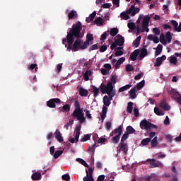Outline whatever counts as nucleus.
<instances>
[{
  "mask_svg": "<svg viewBox=\"0 0 181 181\" xmlns=\"http://www.w3.org/2000/svg\"><path fill=\"white\" fill-rule=\"evenodd\" d=\"M81 29H83V25L80 21H77L75 24L72 25V28L69 30L66 35V38H63L62 44L65 45L67 50H74V52H77L80 49V45H81Z\"/></svg>",
  "mask_w": 181,
  "mask_h": 181,
  "instance_id": "f257e3e1",
  "label": "nucleus"
},
{
  "mask_svg": "<svg viewBox=\"0 0 181 181\" xmlns=\"http://www.w3.org/2000/svg\"><path fill=\"white\" fill-rule=\"evenodd\" d=\"M74 105L75 109L71 114V116L75 117L78 121H80L81 124H83V122L86 121V117H84V112L80 106V102H78V100H76Z\"/></svg>",
  "mask_w": 181,
  "mask_h": 181,
  "instance_id": "f03ea898",
  "label": "nucleus"
},
{
  "mask_svg": "<svg viewBox=\"0 0 181 181\" xmlns=\"http://www.w3.org/2000/svg\"><path fill=\"white\" fill-rule=\"evenodd\" d=\"M140 8L139 7L135 8L134 5H132L131 7L125 12L123 11L120 13V18L122 19H124L125 21H128L129 19V16H135L136 13H139Z\"/></svg>",
  "mask_w": 181,
  "mask_h": 181,
  "instance_id": "7ed1b4c3",
  "label": "nucleus"
},
{
  "mask_svg": "<svg viewBox=\"0 0 181 181\" xmlns=\"http://www.w3.org/2000/svg\"><path fill=\"white\" fill-rule=\"evenodd\" d=\"M140 128L141 129H146V131H149L152 129H158V126H156V124H152L151 122L146 120V119H144L140 122Z\"/></svg>",
  "mask_w": 181,
  "mask_h": 181,
  "instance_id": "20e7f679",
  "label": "nucleus"
},
{
  "mask_svg": "<svg viewBox=\"0 0 181 181\" xmlns=\"http://www.w3.org/2000/svg\"><path fill=\"white\" fill-rule=\"evenodd\" d=\"M100 90L103 94H111L114 90V86H112V82H107V86L103 83H101L100 86Z\"/></svg>",
  "mask_w": 181,
  "mask_h": 181,
  "instance_id": "39448f33",
  "label": "nucleus"
},
{
  "mask_svg": "<svg viewBox=\"0 0 181 181\" xmlns=\"http://www.w3.org/2000/svg\"><path fill=\"white\" fill-rule=\"evenodd\" d=\"M56 104H62V100L59 98H52L47 102L49 108H56Z\"/></svg>",
  "mask_w": 181,
  "mask_h": 181,
  "instance_id": "423d86ee",
  "label": "nucleus"
},
{
  "mask_svg": "<svg viewBox=\"0 0 181 181\" xmlns=\"http://www.w3.org/2000/svg\"><path fill=\"white\" fill-rule=\"evenodd\" d=\"M146 162H150V168H163V164L160 161H158L156 159L148 158L146 160Z\"/></svg>",
  "mask_w": 181,
  "mask_h": 181,
  "instance_id": "0eeeda50",
  "label": "nucleus"
},
{
  "mask_svg": "<svg viewBox=\"0 0 181 181\" xmlns=\"http://www.w3.org/2000/svg\"><path fill=\"white\" fill-rule=\"evenodd\" d=\"M86 176L83 177V181H94L93 178V168H90L88 170L86 169Z\"/></svg>",
  "mask_w": 181,
  "mask_h": 181,
  "instance_id": "6e6552de",
  "label": "nucleus"
},
{
  "mask_svg": "<svg viewBox=\"0 0 181 181\" xmlns=\"http://www.w3.org/2000/svg\"><path fill=\"white\" fill-rule=\"evenodd\" d=\"M151 21V17L146 16L143 19L142 22V29L141 30V33L145 32V30L147 29L148 26H149V22Z\"/></svg>",
  "mask_w": 181,
  "mask_h": 181,
  "instance_id": "1a4fd4ad",
  "label": "nucleus"
},
{
  "mask_svg": "<svg viewBox=\"0 0 181 181\" xmlns=\"http://www.w3.org/2000/svg\"><path fill=\"white\" fill-rule=\"evenodd\" d=\"M117 38L115 40L116 45H117V46H124L125 38H124V37L119 34L117 35Z\"/></svg>",
  "mask_w": 181,
  "mask_h": 181,
  "instance_id": "9d476101",
  "label": "nucleus"
},
{
  "mask_svg": "<svg viewBox=\"0 0 181 181\" xmlns=\"http://www.w3.org/2000/svg\"><path fill=\"white\" fill-rule=\"evenodd\" d=\"M164 60H166V55H162L160 57H158L156 59V63H155V67H159L162 63H163Z\"/></svg>",
  "mask_w": 181,
  "mask_h": 181,
  "instance_id": "9b49d317",
  "label": "nucleus"
},
{
  "mask_svg": "<svg viewBox=\"0 0 181 181\" xmlns=\"http://www.w3.org/2000/svg\"><path fill=\"white\" fill-rule=\"evenodd\" d=\"M169 95H170L171 98H175V100L180 95V93L179 92L176 91V89L171 88L168 91Z\"/></svg>",
  "mask_w": 181,
  "mask_h": 181,
  "instance_id": "f8f14e48",
  "label": "nucleus"
},
{
  "mask_svg": "<svg viewBox=\"0 0 181 181\" xmlns=\"http://www.w3.org/2000/svg\"><path fill=\"white\" fill-rule=\"evenodd\" d=\"M160 107L164 110V111H170V105L166 103V100H161L160 103Z\"/></svg>",
  "mask_w": 181,
  "mask_h": 181,
  "instance_id": "ddd939ff",
  "label": "nucleus"
},
{
  "mask_svg": "<svg viewBox=\"0 0 181 181\" xmlns=\"http://www.w3.org/2000/svg\"><path fill=\"white\" fill-rule=\"evenodd\" d=\"M139 53H141V50L139 49H135L130 55V59H132V62H135L136 60V57L139 56Z\"/></svg>",
  "mask_w": 181,
  "mask_h": 181,
  "instance_id": "4468645a",
  "label": "nucleus"
},
{
  "mask_svg": "<svg viewBox=\"0 0 181 181\" xmlns=\"http://www.w3.org/2000/svg\"><path fill=\"white\" fill-rule=\"evenodd\" d=\"M32 180H42V174L39 172H35L31 175Z\"/></svg>",
  "mask_w": 181,
  "mask_h": 181,
  "instance_id": "2eb2a0df",
  "label": "nucleus"
},
{
  "mask_svg": "<svg viewBox=\"0 0 181 181\" xmlns=\"http://www.w3.org/2000/svg\"><path fill=\"white\" fill-rule=\"evenodd\" d=\"M56 139L58 141V142L62 143L63 142L64 139L63 137H62V133H60V130L57 129L54 134Z\"/></svg>",
  "mask_w": 181,
  "mask_h": 181,
  "instance_id": "dca6fc26",
  "label": "nucleus"
},
{
  "mask_svg": "<svg viewBox=\"0 0 181 181\" xmlns=\"http://www.w3.org/2000/svg\"><path fill=\"white\" fill-rule=\"evenodd\" d=\"M108 110V107L106 106H103L102 109V113L100 114V118L102 119V122H104V119L107 118V111Z\"/></svg>",
  "mask_w": 181,
  "mask_h": 181,
  "instance_id": "f3484780",
  "label": "nucleus"
},
{
  "mask_svg": "<svg viewBox=\"0 0 181 181\" xmlns=\"http://www.w3.org/2000/svg\"><path fill=\"white\" fill-rule=\"evenodd\" d=\"M146 56H148V49L144 47L141 50V52L139 57V60H142V59H144V57H146Z\"/></svg>",
  "mask_w": 181,
  "mask_h": 181,
  "instance_id": "a211bd4d",
  "label": "nucleus"
},
{
  "mask_svg": "<svg viewBox=\"0 0 181 181\" xmlns=\"http://www.w3.org/2000/svg\"><path fill=\"white\" fill-rule=\"evenodd\" d=\"M80 131H81V125L76 127V135L74 137L76 143L78 142V138H80Z\"/></svg>",
  "mask_w": 181,
  "mask_h": 181,
  "instance_id": "6ab92c4d",
  "label": "nucleus"
},
{
  "mask_svg": "<svg viewBox=\"0 0 181 181\" xmlns=\"http://www.w3.org/2000/svg\"><path fill=\"white\" fill-rule=\"evenodd\" d=\"M97 16V12L96 11H93L90 16L89 17H87L86 18V21L87 22V23H90V22H93V21H94V18H95V16Z\"/></svg>",
  "mask_w": 181,
  "mask_h": 181,
  "instance_id": "aec40b11",
  "label": "nucleus"
},
{
  "mask_svg": "<svg viewBox=\"0 0 181 181\" xmlns=\"http://www.w3.org/2000/svg\"><path fill=\"white\" fill-rule=\"evenodd\" d=\"M129 93L130 94V98H132V100H134V98H136V87L132 88L129 91Z\"/></svg>",
  "mask_w": 181,
  "mask_h": 181,
  "instance_id": "412c9836",
  "label": "nucleus"
},
{
  "mask_svg": "<svg viewBox=\"0 0 181 181\" xmlns=\"http://www.w3.org/2000/svg\"><path fill=\"white\" fill-rule=\"evenodd\" d=\"M79 95H81V97H87V95H88V90L81 87L79 88Z\"/></svg>",
  "mask_w": 181,
  "mask_h": 181,
  "instance_id": "4be33fe9",
  "label": "nucleus"
},
{
  "mask_svg": "<svg viewBox=\"0 0 181 181\" xmlns=\"http://www.w3.org/2000/svg\"><path fill=\"white\" fill-rule=\"evenodd\" d=\"M125 62V57H121L117 61V62L115 64V68L116 69H119L121 64H122L123 62Z\"/></svg>",
  "mask_w": 181,
  "mask_h": 181,
  "instance_id": "5701e85b",
  "label": "nucleus"
},
{
  "mask_svg": "<svg viewBox=\"0 0 181 181\" xmlns=\"http://www.w3.org/2000/svg\"><path fill=\"white\" fill-rule=\"evenodd\" d=\"M93 23L95 25H98V26H102V25H104V19L101 17H98L94 21Z\"/></svg>",
  "mask_w": 181,
  "mask_h": 181,
  "instance_id": "b1692460",
  "label": "nucleus"
},
{
  "mask_svg": "<svg viewBox=\"0 0 181 181\" xmlns=\"http://www.w3.org/2000/svg\"><path fill=\"white\" fill-rule=\"evenodd\" d=\"M120 149L124 152V155H127L128 152V146L126 143H120Z\"/></svg>",
  "mask_w": 181,
  "mask_h": 181,
  "instance_id": "393cba45",
  "label": "nucleus"
},
{
  "mask_svg": "<svg viewBox=\"0 0 181 181\" xmlns=\"http://www.w3.org/2000/svg\"><path fill=\"white\" fill-rule=\"evenodd\" d=\"M122 129L123 127L122 125H120L118 127V128L115 129L112 132H114V134H117V136H121V135H122Z\"/></svg>",
  "mask_w": 181,
  "mask_h": 181,
  "instance_id": "a878e982",
  "label": "nucleus"
},
{
  "mask_svg": "<svg viewBox=\"0 0 181 181\" xmlns=\"http://www.w3.org/2000/svg\"><path fill=\"white\" fill-rule=\"evenodd\" d=\"M69 19H74V18H77V11L74 10H71L68 14Z\"/></svg>",
  "mask_w": 181,
  "mask_h": 181,
  "instance_id": "bb28decb",
  "label": "nucleus"
},
{
  "mask_svg": "<svg viewBox=\"0 0 181 181\" xmlns=\"http://www.w3.org/2000/svg\"><path fill=\"white\" fill-rule=\"evenodd\" d=\"M93 74V71H86V72L83 74V78L84 80H86V81H88V80H90V77L89 76H91Z\"/></svg>",
  "mask_w": 181,
  "mask_h": 181,
  "instance_id": "cd10ccee",
  "label": "nucleus"
},
{
  "mask_svg": "<svg viewBox=\"0 0 181 181\" xmlns=\"http://www.w3.org/2000/svg\"><path fill=\"white\" fill-rule=\"evenodd\" d=\"M93 88V97L95 98V97L98 96V94H100V88H97L95 86H92Z\"/></svg>",
  "mask_w": 181,
  "mask_h": 181,
  "instance_id": "c85d7f7f",
  "label": "nucleus"
},
{
  "mask_svg": "<svg viewBox=\"0 0 181 181\" xmlns=\"http://www.w3.org/2000/svg\"><path fill=\"white\" fill-rule=\"evenodd\" d=\"M103 104L105 107H110V104H111V101L110 100V98L107 95H105L103 97Z\"/></svg>",
  "mask_w": 181,
  "mask_h": 181,
  "instance_id": "c756f323",
  "label": "nucleus"
},
{
  "mask_svg": "<svg viewBox=\"0 0 181 181\" xmlns=\"http://www.w3.org/2000/svg\"><path fill=\"white\" fill-rule=\"evenodd\" d=\"M76 162H78V163H81V165H83V166H85V168H90V165L87 164L86 160H84L83 158H77Z\"/></svg>",
  "mask_w": 181,
  "mask_h": 181,
  "instance_id": "7c9ffc66",
  "label": "nucleus"
},
{
  "mask_svg": "<svg viewBox=\"0 0 181 181\" xmlns=\"http://www.w3.org/2000/svg\"><path fill=\"white\" fill-rule=\"evenodd\" d=\"M132 110H134V103L129 102L127 105V111L129 114H132Z\"/></svg>",
  "mask_w": 181,
  "mask_h": 181,
  "instance_id": "2f4dec72",
  "label": "nucleus"
},
{
  "mask_svg": "<svg viewBox=\"0 0 181 181\" xmlns=\"http://www.w3.org/2000/svg\"><path fill=\"white\" fill-rule=\"evenodd\" d=\"M135 132V129L132 127V126H127L126 128V132L125 133L127 134L128 135H130L131 134H134Z\"/></svg>",
  "mask_w": 181,
  "mask_h": 181,
  "instance_id": "473e14b6",
  "label": "nucleus"
},
{
  "mask_svg": "<svg viewBox=\"0 0 181 181\" xmlns=\"http://www.w3.org/2000/svg\"><path fill=\"white\" fill-rule=\"evenodd\" d=\"M150 142L151 148H155L156 146H158V136H156Z\"/></svg>",
  "mask_w": 181,
  "mask_h": 181,
  "instance_id": "72a5a7b5",
  "label": "nucleus"
},
{
  "mask_svg": "<svg viewBox=\"0 0 181 181\" xmlns=\"http://www.w3.org/2000/svg\"><path fill=\"white\" fill-rule=\"evenodd\" d=\"M162 49H163V45H158L156 47V50L155 52L156 56H159L162 53Z\"/></svg>",
  "mask_w": 181,
  "mask_h": 181,
  "instance_id": "f704fd0d",
  "label": "nucleus"
},
{
  "mask_svg": "<svg viewBox=\"0 0 181 181\" xmlns=\"http://www.w3.org/2000/svg\"><path fill=\"white\" fill-rule=\"evenodd\" d=\"M88 46H90V42H88V41H85L83 44H81V45H79V49H81V50H84L87 49Z\"/></svg>",
  "mask_w": 181,
  "mask_h": 181,
  "instance_id": "c9c22d12",
  "label": "nucleus"
},
{
  "mask_svg": "<svg viewBox=\"0 0 181 181\" xmlns=\"http://www.w3.org/2000/svg\"><path fill=\"white\" fill-rule=\"evenodd\" d=\"M62 112H70V105H64L61 110Z\"/></svg>",
  "mask_w": 181,
  "mask_h": 181,
  "instance_id": "e433bc0d",
  "label": "nucleus"
},
{
  "mask_svg": "<svg viewBox=\"0 0 181 181\" xmlns=\"http://www.w3.org/2000/svg\"><path fill=\"white\" fill-rule=\"evenodd\" d=\"M119 32V30H118V28H113L110 30V35H112V37L114 36H117V35H118V33Z\"/></svg>",
  "mask_w": 181,
  "mask_h": 181,
  "instance_id": "4c0bfd02",
  "label": "nucleus"
},
{
  "mask_svg": "<svg viewBox=\"0 0 181 181\" xmlns=\"http://www.w3.org/2000/svg\"><path fill=\"white\" fill-rule=\"evenodd\" d=\"M132 87V85L127 84L123 87H121L119 89V93H123V91H127V90H129V88H131Z\"/></svg>",
  "mask_w": 181,
  "mask_h": 181,
  "instance_id": "58836bf2",
  "label": "nucleus"
},
{
  "mask_svg": "<svg viewBox=\"0 0 181 181\" xmlns=\"http://www.w3.org/2000/svg\"><path fill=\"white\" fill-rule=\"evenodd\" d=\"M119 139H121V136L116 135L112 138L111 141L112 144H117L119 142Z\"/></svg>",
  "mask_w": 181,
  "mask_h": 181,
  "instance_id": "ea45409f",
  "label": "nucleus"
},
{
  "mask_svg": "<svg viewBox=\"0 0 181 181\" xmlns=\"http://www.w3.org/2000/svg\"><path fill=\"white\" fill-rule=\"evenodd\" d=\"M154 113L158 116L165 115V113H163V111L158 109V107H154Z\"/></svg>",
  "mask_w": 181,
  "mask_h": 181,
  "instance_id": "a19ab883",
  "label": "nucleus"
},
{
  "mask_svg": "<svg viewBox=\"0 0 181 181\" xmlns=\"http://www.w3.org/2000/svg\"><path fill=\"white\" fill-rule=\"evenodd\" d=\"M160 42L162 43V45H166L168 43V41L166 40V38L165 37V34L161 33L160 35Z\"/></svg>",
  "mask_w": 181,
  "mask_h": 181,
  "instance_id": "79ce46f5",
  "label": "nucleus"
},
{
  "mask_svg": "<svg viewBox=\"0 0 181 181\" xmlns=\"http://www.w3.org/2000/svg\"><path fill=\"white\" fill-rule=\"evenodd\" d=\"M144 86H145V80L138 83L136 84V88H137V90H142V88H144Z\"/></svg>",
  "mask_w": 181,
  "mask_h": 181,
  "instance_id": "37998d69",
  "label": "nucleus"
},
{
  "mask_svg": "<svg viewBox=\"0 0 181 181\" xmlns=\"http://www.w3.org/2000/svg\"><path fill=\"white\" fill-rule=\"evenodd\" d=\"M151 141V139H148V138H146V139H144L143 140H141V145H143V146H146V145L149 144Z\"/></svg>",
  "mask_w": 181,
  "mask_h": 181,
  "instance_id": "c03bdc74",
  "label": "nucleus"
},
{
  "mask_svg": "<svg viewBox=\"0 0 181 181\" xmlns=\"http://www.w3.org/2000/svg\"><path fill=\"white\" fill-rule=\"evenodd\" d=\"M141 35L137 37L136 39L134 41L133 45L135 47H139V43H141Z\"/></svg>",
  "mask_w": 181,
  "mask_h": 181,
  "instance_id": "a18cd8bd",
  "label": "nucleus"
},
{
  "mask_svg": "<svg viewBox=\"0 0 181 181\" xmlns=\"http://www.w3.org/2000/svg\"><path fill=\"white\" fill-rule=\"evenodd\" d=\"M61 155H63V150H59V151H55V153H54V159H58V158Z\"/></svg>",
  "mask_w": 181,
  "mask_h": 181,
  "instance_id": "49530a36",
  "label": "nucleus"
},
{
  "mask_svg": "<svg viewBox=\"0 0 181 181\" xmlns=\"http://www.w3.org/2000/svg\"><path fill=\"white\" fill-rule=\"evenodd\" d=\"M170 63L171 64L176 65L177 64V58H176V57H175V56H171L170 57Z\"/></svg>",
  "mask_w": 181,
  "mask_h": 181,
  "instance_id": "de8ad7c7",
  "label": "nucleus"
},
{
  "mask_svg": "<svg viewBox=\"0 0 181 181\" xmlns=\"http://www.w3.org/2000/svg\"><path fill=\"white\" fill-rule=\"evenodd\" d=\"M129 136V134H128L125 132L124 134L122 135V136L121 138L120 143H125V141H127L128 139Z\"/></svg>",
  "mask_w": 181,
  "mask_h": 181,
  "instance_id": "09e8293b",
  "label": "nucleus"
},
{
  "mask_svg": "<svg viewBox=\"0 0 181 181\" xmlns=\"http://www.w3.org/2000/svg\"><path fill=\"white\" fill-rule=\"evenodd\" d=\"M165 39L168 43H170V42H172V35L170 31L167 32L165 35Z\"/></svg>",
  "mask_w": 181,
  "mask_h": 181,
  "instance_id": "8fccbe9b",
  "label": "nucleus"
},
{
  "mask_svg": "<svg viewBox=\"0 0 181 181\" xmlns=\"http://www.w3.org/2000/svg\"><path fill=\"white\" fill-rule=\"evenodd\" d=\"M86 42L90 43V42H93V40H94V37H93V34L89 33L86 35Z\"/></svg>",
  "mask_w": 181,
  "mask_h": 181,
  "instance_id": "3c124183",
  "label": "nucleus"
},
{
  "mask_svg": "<svg viewBox=\"0 0 181 181\" xmlns=\"http://www.w3.org/2000/svg\"><path fill=\"white\" fill-rule=\"evenodd\" d=\"M109 83H113V84H115L117 83V75L115 74H112L110 77V81Z\"/></svg>",
  "mask_w": 181,
  "mask_h": 181,
  "instance_id": "603ef678",
  "label": "nucleus"
},
{
  "mask_svg": "<svg viewBox=\"0 0 181 181\" xmlns=\"http://www.w3.org/2000/svg\"><path fill=\"white\" fill-rule=\"evenodd\" d=\"M90 138H91V136L90 134H86L81 139V142H86V141H90Z\"/></svg>",
  "mask_w": 181,
  "mask_h": 181,
  "instance_id": "864d4df0",
  "label": "nucleus"
},
{
  "mask_svg": "<svg viewBox=\"0 0 181 181\" xmlns=\"http://www.w3.org/2000/svg\"><path fill=\"white\" fill-rule=\"evenodd\" d=\"M127 26L129 29H131V30H134L136 28V25L134 23H128Z\"/></svg>",
  "mask_w": 181,
  "mask_h": 181,
  "instance_id": "5fc2aeb1",
  "label": "nucleus"
},
{
  "mask_svg": "<svg viewBox=\"0 0 181 181\" xmlns=\"http://www.w3.org/2000/svg\"><path fill=\"white\" fill-rule=\"evenodd\" d=\"M84 112H86V117L88 118V119H91L93 117L91 116V114H90V110H84Z\"/></svg>",
  "mask_w": 181,
  "mask_h": 181,
  "instance_id": "6e6d98bb",
  "label": "nucleus"
},
{
  "mask_svg": "<svg viewBox=\"0 0 181 181\" xmlns=\"http://www.w3.org/2000/svg\"><path fill=\"white\" fill-rule=\"evenodd\" d=\"M98 49V45L97 44H94L89 47V52H93V50H97Z\"/></svg>",
  "mask_w": 181,
  "mask_h": 181,
  "instance_id": "4d7b16f0",
  "label": "nucleus"
},
{
  "mask_svg": "<svg viewBox=\"0 0 181 181\" xmlns=\"http://www.w3.org/2000/svg\"><path fill=\"white\" fill-rule=\"evenodd\" d=\"M134 66L131 64L126 65V71H133Z\"/></svg>",
  "mask_w": 181,
  "mask_h": 181,
  "instance_id": "13d9d810",
  "label": "nucleus"
},
{
  "mask_svg": "<svg viewBox=\"0 0 181 181\" xmlns=\"http://www.w3.org/2000/svg\"><path fill=\"white\" fill-rule=\"evenodd\" d=\"M144 77V73L138 74L134 76V80H141Z\"/></svg>",
  "mask_w": 181,
  "mask_h": 181,
  "instance_id": "bf43d9fd",
  "label": "nucleus"
},
{
  "mask_svg": "<svg viewBox=\"0 0 181 181\" xmlns=\"http://www.w3.org/2000/svg\"><path fill=\"white\" fill-rule=\"evenodd\" d=\"M171 24L174 26V28L176 30V29L177 28V26H179V23H177V21L173 20L171 21Z\"/></svg>",
  "mask_w": 181,
  "mask_h": 181,
  "instance_id": "052dcab7",
  "label": "nucleus"
},
{
  "mask_svg": "<svg viewBox=\"0 0 181 181\" xmlns=\"http://www.w3.org/2000/svg\"><path fill=\"white\" fill-rule=\"evenodd\" d=\"M97 147V144H93L91 147L89 148L88 149V152H90V153L94 152L95 151V148Z\"/></svg>",
  "mask_w": 181,
  "mask_h": 181,
  "instance_id": "680f3d73",
  "label": "nucleus"
},
{
  "mask_svg": "<svg viewBox=\"0 0 181 181\" xmlns=\"http://www.w3.org/2000/svg\"><path fill=\"white\" fill-rule=\"evenodd\" d=\"M111 122H107L105 124V129H107V131H110L111 129Z\"/></svg>",
  "mask_w": 181,
  "mask_h": 181,
  "instance_id": "e2e57ef3",
  "label": "nucleus"
},
{
  "mask_svg": "<svg viewBox=\"0 0 181 181\" xmlns=\"http://www.w3.org/2000/svg\"><path fill=\"white\" fill-rule=\"evenodd\" d=\"M63 180L69 181L70 180V175L69 174H64L62 175Z\"/></svg>",
  "mask_w": 181,
  "mask_h": 181,
  "instance_id": "0e129e2a",
  "label": "nucleus"
},
{
  "mask_svg": "<svg viewBox=\"0 0 181 181\" xmlns=\"http://www.w3.org/2000/svg\"><path fill=\"white\" fill-rule=\"evenodd\" d=\"M115 56H122V54H124V52L121 50L115 49Z\"/></svg>",
  "mask_w": 181,
  "mask_h": 181,
  "instance_id": "69168bd1",
  "label": "nucleus"
},
{
  "mask_svg": "<svg viewBox=\"0 0 181 181\" xmlns=\"http://www.w3.org/2000/svg\"><path fill=\"white\" fill-rule=\"evenodd\" d=\"M107 50V45H102L99 49L100 53H104Z\"/></svg>",
  "mask_w": 181,
  "mask_h": 181,
  "instance_id": "338daca9",
  "label": "nucleus"
},
{
  "mask_svg": "<svg viewBox=\"0 0 181 181\" xmlns=\"http://www.w3.org/2000/svg\"><path fill=\"white\" fill-rule=\"evenodd\" d=\"M153 33L156 35H160V30L158 28H154L153 29Z\"/></svg>",
  "mask_w": 181,
  "mask_h": 181,
  "instance_id": "774afa93",
  "label": "nucleus"
}]
</instances>
